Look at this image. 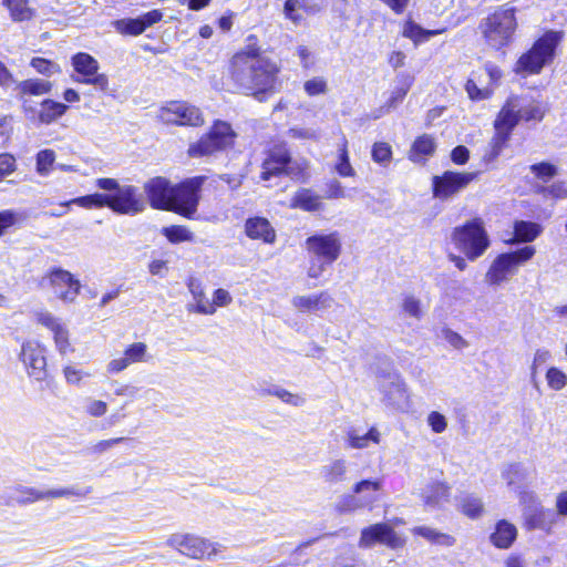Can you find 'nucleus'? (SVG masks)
<instances>
[{"mask_svg":"<svg viewBox=\"0 0 567 567\" xmlns=\"http://www.w3.org/2000/svg\"><path fill=\"white\" fill-rule=\"evenodd\" d=\"M100 189L106 193V207L116 214L134 216L146 208V203L138 188L133 185H120L114 178H97Z\"/></svg>","mask_w":567,"mask_h":567,"instance_id":"nucleus-1","label":"nucleus"},{"mask_svg":"<svg viewBox=\"0 0 567 567\" xmlns=\"http://www.w3.org/2000/svg\"><path fill=\"white\" fill-rule=\"evenodd\" d=\"M236 138L237 133L228 122L216 120L207 133L188 145L187 155L192 158L215 156L233 148Z\"/></svg>","mask_w":567,"mask_h":567,"instance_id":"nucleus-2","label":"nucleus"},{"mask_svg":"<svg viewBox=\"0 0 567 567\" xmlns=\"http://www.w3.org/2000/svg\"><path fill=\"white\" fill-rule=\"evenodd\" d=\"M451 240L455 248L471 261L482 257L491 245L484 221L481 218H473L455 227L451 234Z\"/></svg>","mask_w":567,"mask_h":567,"instance_id":"nucleus-3","label":"nucleus"},{"mask_svg":"<svg viewBox=\"0 0 567 567\" xmlns=\"http://www.w3.org/2000/svg\"><path fill=\"white\" fill-rule=\"evenodd\" d=\"M516 27L515 9L499 7L482 20L480 30L489 47L501 49L511 42Z\"/></svg>","mask_w":567,"mask_h":567,"instance_id":"nucleus-4","label":"nucleus"},{"mask_svg":"<svg viewBox=\"0 0 567 567\" xmlns=\"http://www.w3.org/2000/svg\"><path fill=\"white\" fill-rule=\"evenodd\" d=\"M166 544L181 555L198 560H213L224 550L221 544L190 533L172 534Z\"/></svg>","mask_w":567,"mask_h":567,"instance_id":"nucleus-5","label":"nucleus"},{"mask_svg":"<svg viewBox=\"0 0 567 567\" xmlns=\"http://www.w3.org/2000/svg\"><path fill=\"white\" fill-rule=\"evenodd\" d=\"M223 81L227 91L252 95L259 101L276 89L275 73H225Z\"/></svg>","mask_w":567,"mask_h":567,"instance_id":"nucleus-6","label":"nucleus"},{"mask_svg":"<svg viewBox=\"0 0 567 567\" xmlns=\"http://www.w3.org/2000/svg\"><path fill=\"white\" fill-rule=\"evenodd\" d=\"M536 250L532 246H526L514 252L502 254L491 264L485 280L492 286H498L508 281L517 271L518 267L533 258Z\"/></svg>","mask_w":567,"mask_h":567,"instance_id":"nucleus-7","label":"nucleus"},{"mask_svg":"<svg viewBox=\"0 0 567 567\" xmlns=\"http://www.w3.org/2000/svg\"><path fill=\"white\" fill-rule=\"evenodd\" d=\"M522 111L523 99L517 96L509 97L499 111L494 122L495 134L491 141L494 156H497L501 153L506 142L508 141L512 131L517 125L519 120H522Z\"/></svg>","mask_w":567,"mask_h":567,"instance_id":"nucleus-8","label":"nucleus"},{"mask_svg":"<svg viewBox=\"0 0 567 567\" xmlns=\"http://www.w3.org/2000/svg\"><path fill=\"white\" fill-rule=\"evenodd\" d=\"M204 177H193L174 186L168 210L193 219L199 203Z\"/></svg>","mask_w":567,"mask_h":567,"instance_id":"nucleus-9","label":"nucleus"},{"mask_svg":"<svg viewBox=\"0 0 567 567\" xmlns=\"http://www.w3.org/2000/svg\"><path fill=\"white\" fill-rule=\"evenodd\" d=\"M561 35L559 32L548 31L538 39L533 48L518 60L516 71H539L553 60L555 48Z\"/></svg>","mask_w":567,"mask_h":567,"instance_id":"nucleus-10","label":"nucleus"},{"mask_svg":"<svg viewBox=\"0 0 567 567\" xmlns=\"http://www.w3.org/2000/svg\"><path fill=\"white\" fill-rule=\"evenodd\" d=\"M157 118L164 124L178 126H202L204 116L202 111L185 101H169L157 111Z\"/></svg>","mask_w":567,"mask_h":567,"instance_id":"nucleus-11","label":"nucleus"},{"mask_svg":"<svg viewBox=\"0 0 567 567\" xmlns=\"http://www.w3.org/2000/svg\"><path fill=\"white\" fill-rule=\"evenodd\" d=\"M377 544L391 549H401L406 545L404 535L395 532L388 523H377L361 530L358 545L360 548H371Z\"/></svg>","mask_w":567,"mask_h":567,"instance_id":"nucleus-12","label":"nucleus"},{"mask_svg":"<svg viewBox=\"0 0 567 567\" xmlns=\"http://www.w3.org/2000/svg\"><path fill=\"white\" fill-rule=\"evenodd\" d=\"M306 248L313 257L333 264L341 255L342 243L337 231L310 236Z\"/></svg>","mask_w":567,"mask_h":567,"instance_id":"nucleus-13","label":"nucleus"},{"mask_svg":"<svg viewBox=\"0 0 567 567\" xmlns=\"http://www.w3.org/2000/svg\"><path fill=\"white\" fill-rule=\"evenodd\" d=\"M35 321L51 331L56 351L65 357L74 351L68 326L47 310L34 312Z\"/></svg>","mask_w":567,"mask_h":567,"instance_id":"nucleus-14","label":"nucleus"},{"mask_svg":"<svg viewBox=\"0 0 567 567\" xmlns=\"http://www.w3.org/2000/svg\"><path fill=\"white\" fill-rule=\"evenodd\" d=\"M28 374L35 380H43L47 377L45 348L35 340L23 342L20 352Z\"/></svg>","mask_w":567,"mask_h":567,"instance_id":"nucleus-15","label":"nucleus"},{"mask_svg":"<svg viewBox=\"0 0 567 567\" xmlns=\"http://www.w3.org/2000/svg\"><path fill=\"white\" fill-rule=\"evenodd\" d=\"M474 173L445 172L433 178L434 197L446 199L465 188L474 178Z\"/></svg>","mask_w":567,"mask_h":567,"instance_id":"nucleus-16","label":"nucleus"},{"mask_svg":"<svg viewBox=\"0 0 567 567\" xmlns=\"http://www.w3.org/2000/svg\"><path fill=\"white\" fill-rule=\"evenodd\" d=\"M53 293L61 300L73 302L80 293V281L68 270L55 268L48 274Z\"/></svg>","mask_w":567,"mask_h":567,"instance_id":"nucleus-17","label":"nucleus"},{"mask_svg":"<svg viewBox=\"0 0 567 567\" xmlns=\"http://www.w3.org/2000/svg\"><path fill=\"white\" fill-rule=\"evenodd\" d=\"M381 488V483L378 481L364 480L353 486V493L359 497L349 496L340 503L341 511H355L362 507L372 508L373 504L379 499L377 492Z\"/></svg>","mask_w":567,"mask_h":567,"instance_id":"nucleus-18","label":"nucleus"},{"mask_svg":"<svg viewBox=\"0 0 567 567\" xmlns=\"http://www.w3.org/2000/svg\"><path fill=\"white\" fill-rule=\"evenodd\" d=\"M173 189L174 186L164 177L152 178L144 185L151 206L162 210H168Z\"/></svg>","mask_w":567,"mask_h":567,"instance_id":"nucleus-19","label":"nucleus"},{"mask_svg":"<svg viewBox=\"0 0 567 567\" xmlns=\"http://www.w3.org/2000/svg\"><path fill=\"white\" fill-rule=\"evenodd\" d=\"M150 358L147 346L144 342H135L125 349L122 357L111 360L106 370L109 373H118L131 364L147 362Z\"/></svg>","mask_w":567,"mask_h":567,"instance_id":"nucleus-20","label":"nucleus"},{"mask_svg":"<svg viewBox=\"0 0 567 567\" xmlns=\"http://www.w3.org/2000/svg\"><path fill=\"white\" fill-rule=\"evenodd\" d=\"M475 76L466 82L465 90L472 101L488 99L498 80L499 73H474Z\"/></svg>","mask_w":567,"mask_h":567,"instance_id":"nucleus-21","label":"nucleus"},{"mask_svg":"<svg viewBox=\"0 0 567 567\" xmlns=\"http://www.w3.org/2000/svg\"><path fill=\"white\" fill-rule=\"evenodd\" d=\"M186 286L193 298V301L186 305V310L189 313L213 316L214 306L210 305V301L207 299L200 280L196 278H189Z\"/></svg>","mask_w":567,"mask_h":567,"instance_id":"nucleus-22","label":"nucleus"},{"mask_svg":"<svg viewBox=\"0 0 567 567\" xmlns=\"http://www.w3.org/2000/svg\"><path fill=\"white\" fill-rule=\"evenodd\" d=\"M333 298L327 292L295 296L291 305L299 312H316L327 310L332 306Z\"/></svg>","mask_w":567,"mask_h":567,"instance_id":"nucleus-23","label":"nucleus"},{"mask_svg":"<svg viewBox=\"0 0 567 567\" xmlns=\"http://www.w3.org/2000/svg\"><path fill=\"white\" fill-rule=\"evenodd\" d=\"M523 518L528 529H539L547 534H550L556 525L555 514L543 504L525 512Z\"/></svg>","mask_w":567,"mask_h":567,"instance_id":"nucleus-24","label":"nucleus"},{"mask_svg":"<svg viewBox=\"0 0 567 567\" xmlns=\"http://www.w3.org/2000/svg\"><path fill=\"white\" fill-rule=\"evenodd\" d=\"M92 492V486H81L78 484L51 487L44 489V501L66 499L81 502L86 499Z\"/></svg>","mask_w":567,"mask_h":567,"instance_id":"nucleus-25","label":"nucleus"},{"mask_svg":"<svg viewBox=\"0 0 567 567\" xmlns=\"http://www.w3.org/2000/svg\"><path fill=\"white\" fill-rule=\"evenodd\" d=\"M245 233L251 239H260L264 243L272 244L276 239V231L268 219L252 217L246 220Z\"/></svg>","mask_w":567,"mask_h":567,"instance_id":"nucleus-26","label":"nucleus"},{"mask_svg":"<svg viewBox=\"0 0 567 567\" xmlns=\"http://www.w3.org/2000/svg\"><path fill=\"white\" fill-rule=\"evenodd\" d=\"M319 11V6L311 3L309 0H286L284 12L287 19L299 24L309 14Z\"/></svg>","mask_w":567,"mask_h":567,"instance_id":"nucleus-27","label":"nucleus"},{"mask_svg":"<svg viewBox=\"0 0 567 567\" xmlns=\"http://www.w3.org/2000/svg\"><path fill=\"white\" fill-rule=\"evenodd\" d=\"M289 161V154L285 148L271 152L269 157L262 164L261 178L264 181H268L270 177L281 174Z\"/></svg>","mask_w":567,"mask_h":567,"instance_id":"nucleus-28","label":"nucleus"},{"mask_svg":"<svg viewBox=\"0 0 567 567\" xmlns=\"http://www.w3.org/2000/svg\"><path fill=\"white\" fill-rule=\"evenodd\" d=\"M450 498V487L445 483H433L427 485L422 492V499L429 508H440Z\"/></svg>","mask_w":567,"mask_h":567,"instance_id":"nucleus-29","label":"nucleus"},{"mask_svg":"<svg viewBox=\"0 0 567 567\" xmlns=\"http://www.w3.org/2000/svg\"><path fill=\"white\" fill-rule=\"evenodd\" d=\"M517 536L515 525L507 520H499L496 524L495 532L491 535L492 544L501 549L511 547Z\"/></svg>","mask_w":567,"mask_h":567,"instance_id":"nucleus-30","label":"nucleus"},{"mask_svg":"<svg viewBox=\"0 0 567 567\" xmlns=\"http://www.w3.org/2000/svg\"><path fill=\"white\" fill-rule=\"evenodd\" d=\"M435 148V140L431 135L423 134L412 144L409 158L414 163H422L426 157L434 154Z\"/></svg>","mask_w":567,"mask_h":567,"instance_id":"nucleus-31","label":"nucleus"},{"mask_svg":"<svg viewBox=\"0 0 567 567\" xmlns=\"http://www.w3.org/2000/svg\"><path fill=\"white\" fill-rule=\"evenodd\" d=\"M445 30H426L412 20L404 22L402 27V35L413 41L414 44H420L430 40V38L442 34Z\"/></svg>","mask_w":567,"mask_h":567,"instance_id":"nucleus-32","label":"nucleus"},{"mask_svg":"<svg viewBox=\"0 0 567 567\" xmlns=\"http://www.w3.org/2000/svg\"><path fill=\"white\" fill-rule=\"evenodd\" d=\"M414 536H420L427 542L445 547H451L455 544L456 539L449 534L441 533L430 526H416L411 529Z\"/></svg>","mask_w":567,"mask_h":567,"instance_id":"nucleus-33","label":"nucleus"},{"mask_svg":"<svg viewBox=\"0 0 567 567\" xmlns=\"http://www.w3.org/2000/svg\"><path fill=\"white\" fill-rule=\"evenodd\" d=\"M291 208H300L305 212H316L322 207V202L318 195L309 189L298 190L290 203Z\"/></svg>","mask_w":567,"mask_h":567,"instance_id":"nucleus-34","label":"nucleus"},{"mask_svg":"<svg viewBox=\"0 0 567 567\" xmlns=\"http://www.w3.org/2000/svg\"><path fill=\"white\" fill-rule=\"evenodd\" d=\"M543 231L539 224L533 221L518 220L514 225L515 238L511 243H530L535 240Z\"/></svg>","mask_w":567,"mask_h":567,"instance_id":"nucleus-35","label":"nucleus"},{"mask_svg":"<svg viewBox=\"0 0 567 567\" xmlns=\"http://www.w3.org/2000/svg\"><path fill=\"white\" fill-rule=\"evenodd\" d=\"M381 433L377 427H371L365 434H359L355 430L349 431L347 434L348 445L351 449L362 450L370 445V443L379 444Z\"/></svg>","mask_w":567,"mask_h":567,"instance_id":"nucleus-36","label":"nucleus"},{"mask_svg":"<svg viewBox=\"0 0 567 567\" xmlns=\"http://www.w3.org/2000/svg\"><path fill=\"white\" fill-rule=\"evenodd\" d=\"M334 168L336 172L342 177H352L355 175V171L350 163L348 140L346 136H342L340 143L338 144Z\"/></svg>","mask_w":567,"mask_h":567,"instance_id":"nucleus-37","label":"nucleus"},{"mask_svg":"<svg viewBox=\"0 0 567 567\" xmlns=\"http://www.w3.org/2000/svg\"><path fill=\"white\" fill-rule=\"evenodd\" d=\"M12 498L19 505H30L37 502H45L44 489L23 485H19L13 488Z\"/></svg>","mask_w":567,"mask_h":567,"instance_id":"nucleus-38","label":"nucleus"},{"mask_svg":"<svg viewBox=\"0 0 567 567\" xmlns=\"http://www.w3.org/2000/svg\"><path fill=\"white\" fill-rule=\"evenodd\" d=\"M68 105L53 100H44L41 103L39 120L41 123L50 124L65 114Z\"/></svg>","mask_w":567,"mask_h":567,"instance_id":"nucleus-39","label":"nucleus"},{"mask_svg":"<svg viewBox=\"0 0 567 567\" xmlns=\"http://www.w3.org/2000/svg\"><path fill=\"white\" fill-rule=\"evenodd\" d=\"M508 489L513 493L525 486L526 474L518 465H508L502 473Z\"/></svg>","mask_w":567,"mask_h":567,"instance_id":"nucleus-40","label":"nucleus"},{"mask_svg":"<svg viewBox=\"0 0 567 567\" xmlns=\"http://www.w3.org/2000/svg\"><path fill=\"white\" fill-rule=\"evenodd\" d=\"M107 203L106 194L95 193L81 197L73 198L69 202L61 204V207H70L71 205H78L80 207L92 209L105 207Z\"/></svg>","mask_w":567,"mask_h":567,"instance_id":"nucleus-41","label":"nucleus"},{"mask_svg":"<svg viewBox=\"0 0 567 567\" xmlns=\"http://www.w3.org/2000/svg\"><path fill=\"white\" fill-rule=\"evenodd\" d=\"M17 89L21 94L39 96L48 93L51 90V83L43 79H30L20 82L17 85Z\"/></svg>","mask_w":567,"mask_h":567,"instance_id":"nucleus-42","label":"nucleus"},{"mask_svg":"<svg viewBox=\"0 0 567 567\" xmlns=\"http://www.w3.org/2000/svg\"><path fill=\"white\" fill-rule=\"evenodd\" d=\"M346 472L347 463L344 460H334L321 468L322 477L329 483H336L343 480Z\"/></svg>","mask_w":567,"mask_h":567,"instance_id":"nucleus-43","label":"nucleus"},{"mask_svg":"<svg viewBox=\"0 0 567 567\" xmlns=\"http://www.w3.org/2000/svg\"><path fill=\"white\" fill-rule=\"evenodd\" d=\"M162 234L172 244H181L185 241H193L194 234L186 226H168L162 229Z\"/></svg>","mask_w":567,"mask_h":567,"instance_id":"nucleus-44","label":"nucleus"},{"mask_svg":"<svg viewBox=\"0 0 567 567\" xmlns=\"http://www.w3.org/2000/svg\"><path fill=\"white\" fill-rule=\"evenodd\" d=\"M4 3L14 21H25L33 17V10L28 6V0H6Z\"/></svg>","mask_w":567,"mask_h":567,"instance_id":"nucleus-45","label":"nucleus"},{"mask_svg":"<svg viewBox=\"0 0 567 567\" xmlns=\"http://www.w3.org/2000/svg\"><path fill=\"white\" fill-rule=\"evenodd\" d=\"M246 50L236 53L233 58V65L235 68H241L247 65L249 61L258 58L259 49L256 47V38L254 35L248 37Z\"/></svg>","mask_w":567,"mask_h":567,"instance_id":"nucleus-46","label":"nucleus"},{"mask_svg":"<svg viewBox=\"0 0 567 567\" xmlns=\"http://www.w3.org/2000/svg\"><path fill=\"white\" fill-rule=\"evenodd\" d=\"M74 80L91 85L95 91H107L109 81L104 73H76Z\"/></svg>","mask_w":567,"mask_h":567,"instance_id":"nucleus-47","label":"nucleus"},{"mask_svg":"<svg viewBox=\"0 0 567 567\" xmlns=\"http://www.w3.org/2000/svg\"><path fill=\"white\" fill-rule=\"evenodd\" d=\"M461 512L470 518H477L483 513V503L480 497L466 495L460 501Z\"/></svg>","mask_w":567,"mask_h":567,"instance_id":"nucleus-48","label":"nucleus"},{"mask_svg":"<svg viewBox=\"0 0 567 567\" xmlns=\"http://www.w3.org/2000/svg\"><path fill=\"white\" fill-rule=\"evenodd\" d=\"M371 157L374 163L386 167L392 161V147L385 142H375L372 145Z\"/></svg>","mask_w":567,"mask_h":567,"instance_id":"nucleus-49","label":"nucleus"},{"mask_svg":"<svg viewBox=\"0 0 567 567\" xmlns=\"http://www.w3.org/2000/svg\"><path fill=\"white\" fill-rule=\"evenodd\" d=\"M515 494L518 497L523 514L542 504L536 492L530 489L527 484L515 492Z\"/></svg>","mask_w":567,"mask_h":567,"instance_id":"nucleus-50","label":"nucleus"},{"mask_svg":"<svg viewBox=\"0 0 567 567\" xmlns=\"http://www.w3.org/2000/svg\"><path fill=\"white\" fill-rule=\"evenodd\" d=\"M62 373L64 380L70 385L80 386L85 379H89L91 374L83 369L79 368L76 364L69 363L63 367Z\"/></svg>","mask_w":567,"mask_h":567,"instance_id":"nucleus-51","label":"nucleus"},{"mask_svg":"<svg viewBox=\"0 0 567 567\" xmlns=\"http://www.w3.org/2000/svg\"><path fill=\"white\" fill-rule=\"evenodd\" d=\"M401 308L406 316L416 320H420L423 316L422 302L414 295H404L401 301Z\"/></svg>","mask_w":567,"mask_h":567,"instance_id":"nucleus-52","label":"nucleus"},{"mask_svg":"<svg viewBox=\"0 0 567 567\" xmlns=\"http://www.w3.org/2000/svg\"><path fill=\"white\" fill-rule=\"evenodd\" d=\"M115 29L118 33L124 35H140L145 30L143 28V24L141 23L140 19H121L117 20L115 23Z\"/></svg>","mask_w":567,"mask_h":567,"instance_id":"nucleus-53","label":"nucleus"},{"mask_svg":"<svg viewBox=\"0 0 567 567\" xmlns=\"http://www.w3.org/2000/svg\"><path fill=\"white\" fill-rule=\"evenodd\" d=\"M546 381L551 390L560 391L567 384V374L556 367H551L546 372Z\"/></svg>","mask_w":567,"mask_h":567,"instance_id":"nucleus-54","label":"nucleus"},{"mask_svg":"<svg viewBox=\"0 0 567 567\" xmlns=\"http://www.w3.org/2000/svg\"><path fill=\"white\" fill-rule=\"evenodd\" d=\"M109 405L105 401L89 396L84 401V412L92 417H101L106 414Z\"/></svg>","mask_w":567,"mask_h":567,"instance_id":"nucleus-55","label":"nucleus"},{"mask_svg":"<svg viewBox=\"0 0 567 567\" xmlns=\"http://www.w3.org/2000/svg\"><path fill=\"white\" fill-rule=\"evenodd\" d=\"M74 71H97V61L87 53H78L72 59Z\"/></svg>","mask_w":567,"mask_h":567,"instance_id":"nucleus-56","label":"nucleus"},{"mask_svg":"<svg viewBox=\"0 0 567 567\" xmlns=\"http://www.w3.org/2000/svg\"><path fill=\"white\" fill-rule=\"evenodd\" d=\"M55 161V154L52 150L40 151L37 155V171L40 175H48Z\"/></svg>","mask_w":567,"mask_h":567,"instance_id":"nucleus-57","label":"nucleus"},{"mask_svg":"<svg viewBox=\"0 0 567 567\" xmlns=\"http://www.w3.org/2000/svg\"><path fill=\"white\" fill-rule=\"evenodd\" d=\"M272 394L277 396L281 402L296 408L302 406L306 402V399L302 395L298 393H292L282 388L274 390Z\"/></svg>","mask_w":567,"mask_h":567,"instance_id":"nucleus-58","label":"nucleus"},{"mask_svg":"<svg viewBox=\"0 0 567 567\" xmlns=\"http://www.w3.org/2000/svg\"><path fill=\"white\" fill-rule=\"evenodd\" d=\"M544 116V110L539 104L527 103L523 99V111L520 112V118L525 121H540Z\"/></svg>","mask_w":567,"mask_h":567,"instance_id":"nucleus-59","label":"nucleus"},{"mask_svg":"<svg viewBox=\"0 0 567 567\" xmlns=\"http://www.w3.org/2000/svg\"><path fill=\"white\" fill-rule=\"evenodd\" d=\"M532 172L544 182L549 181L550 178L557 175V167L550 163H539L535 164L530 167Z\"/></svg>","mask_w":567,"mask_h":567,"instance_id":"nucleus-60","label":"nucleus"},{"mask_svg":"<svg viewBox=\"0 0 567 567\" xmlns=\"http://www.w3.org/2000/svg\"><path fill=\"white\" fill-rule=\"evenodd\" d=\"M233 303V297L230 292L226 289L218 288L213 292V300L210 305L214 306V315L217 311V308H225Z\"/></svg>","mask_w":567,"mask_h":567,"instance_id":"nucleus-61","label":"nucleus"},{"mask_svg":"<svg viewBox=\"0 0 567 567\" xmlns=\"http://www.w3.org/2000/svg\"><path fill=\"white\" fill-rule=\"evenodd\" d=\"M441 333H442V338L450 346H452L453 348H455L457 350H462V349H465L468 347V342L460 333H457L449 328H444Z\"/></svg>","mask_w":567,"mask_h":567,"instance_id":"nucleus-62","label":"nucleus"},{"mask_svg":"<svg viewBox=\"0 0 567 567\" xmlns=\"http://www.w3.org/2000/svg\"><path fill=\"white\" fill-rule=\"evenodd\" d=\"M427 424L434 433H443L447 429V420L440 412L433 411L427 415Z\"/></svg>","mask_w":567,"mask_h":567,"instance_id":"nucleus-63","label":"nucleus"},{"mask_svg":"<svg viewBox=\"0 0 567 567\" xmlns=\"http://www.w3.org/2000/svg\"><path fill=\"white\" fill-rule=\"evenodd\" d=\"M555 517L560 516L567 518V489L558 492L554 501Z\"/></svg>","mask_w":567,"mask_h":567,"instance_id":"nucleus-64","label":"nucleus"}]
</instances>
